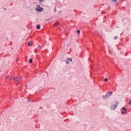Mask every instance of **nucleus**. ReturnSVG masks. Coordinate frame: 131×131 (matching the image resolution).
I'll return each mask as SVG.
<instances>
[{"instance_id":"10","label":"nucleus","mask_w":131,"mask_h":131,"mask_svg":"<svg viewBox=\"0 0 131 131\" xmlns=\"http://www.w3.org/2000/svg\"><path fill=\"white\" fill-rule=\"evenodd\" d=\"M122 110H123V111H125V112H126V109L124 107H123L122 108Z\"/></svg>"},{"instance_id":"21","label":"nucleus","mask_w":131,"mask_h":131,"mask_svg":"<svg viewBox=\"0 0 131 131\" xmlns=\"http://www.w3.org/2000/svg\"><path fill=\"white\" fill-rule=\"evenodd\" d=\"M129 105H131V99L129 100V102L128 103Z\"/></svg>"},{"instance_id":"2","label":"nucleus","mask_w":131,"mask_h":131,"mask_svg":"<svg viewBox=\"0 0 131 131\" xmlns=\"http://www.w3.org/2000/svg\"><path fill=\"white\" fill-rule=\"evenodd\" d=\"M118 105V102H117L115 104L112 105L111 106V110H115L116 109V107Z\"/></svg>"},{"instance_id":"15","label":"nucleus","mask_w":131,"mask_h":131,"mask_svg":"<svg viewBox=\"0 0 131 131\" xmlns=\"http://www.w3.org/2000/svg\"><path fill=\"white\" fill-rule=\"evenodd\" d=\"M77 33H78V34H79L80 33V30H77Z\"/></svg>"},{"instance_id":"17","label":"nucleus","mask_w":131,"mask_h":131,"mask_svg":"<svg viewBox=\"0 0 131 131\" xmlns=\"http://www.w3.org/2000/svg\"><path fill=\"white\" fill-rule=\"evenodd\" d=\"M104 81H108V78H105L104 79Z\"/></svg>"},{"instance_id":"6","label":"nucleus","mask_w":131,"mask_h":131,"mask_svg":"<svg viewBox=\"0 0 131 131\" xmlns=\"http://www.w3.org/2000/svg\"><path fill=\"white\" fill-rule=\"evenodd\" d=\"M59 24L60 23L59 21H57L54 24V26H58V25H59Z\"/></svg>"},{"instance_id":"11","label":"nucleus","mask_w":131,"mask_h":131,"mask_svg":"<svg viewBox=\"0 0 131 131\" xmlns=\"http://www.w3.org/2000/svg\"><path fill=\"white\" fill-rule=\"evenodd\" d=\"M39 1V4H40V3H45V0H38Z\"/></svg>"},{"instance_id":"18","label":"nucleus","mask_w":131,"mask_h":131,"mask_svg":"<svg viewBox=\"0 0 131 131\" xmlns=\"http://www.w3.org/2000/svg\"><path fill=\"white\" fill-rule=\"evenodd\" d=\"M113 3H116L117 2V0H112Z\"/></svg>"},{"instance_id":"16","label":"nucleus","mask_w":131,"mask_h":131,"mask_svg":"<svg viewBox=\"0 0 131 131\" xmlns=\"http://www.w3.org/2000/svg\"><path fill=\"white\" fill-rule=\"evenodd\" d=\"M32 61H33L32 59H29L30 63H32Z\"/></svg>"},{"instance_id":"23","label":"nucleus","mask_w":131,"mask_h":131,"mask_svg":"<svg viewBox=\"0 0 131 131\" xmlns=\"http://www.w3.org/2000/svg\"><path fill=\"white\" fill-rule=\"evenodd\" d=\"M60 31H62V29H60Z\"/></svg>"},{"instance_id":"7","label":"nucleus","mask_w":131,"mask_h":131,"mask_svg":"<svg viewBox=\"0 0 131 131\" xmlns=\"http://www.w3.org/2000/svg\"><path fill=\"white\" fill-rule=\"evenodd\" d=\"M31 45H32V41H29L28 43V45L29 46V47H31Z\"/></svg>"},{"instance_id":"22","label":"nucleus","mask_w":131,"mask_h":131,"mask_svg":"<svg viewBox=\"0 0 131 131\" xmlns=\"http://www.w3.org/2000/svg\"><path fill=\"white\" fill-rule=\"evenodd\" d=\"M66 63H67V64H69L70 62H69V61H67Z\"/></svg>"},{"instance_id":"13","label":"nucleus","mask_w":131,"mask_h":131,"mask_svg":"<svg viewBox=\"0 0 131 131\" xmlns=\"http://www.w3.org/2000/svg\"><path fill=\"white\" fill-rule=\"evenodd\" d=\"M121 114L123 115V114H125V113H126V112H123V111H121Z\"/></svg>"},{"instance_id":"20","label":"nucleus","mask_w":131,"mask_h":131,"mask_svg":"<svg viewBox=\"0 0 131 131\" xmlns=\"http://www.w3.org/2000/svg\"><path fill=\"white\" fill-rule=\"evenodd\" d=\"M68 60H69L70 61V62H72V59L68 58Z\"/></svg>"},{"instance_id":"9","label":"nucleus","mask_w":131,"mask_h":131,"mask_svg":"<svg viewBox=\"0 0 131 131\" xmlns=\"http://www.w3.org/2000/svg\"><path fill=\"white\" fill-rule=\"evenodd\" d=\"M6 78L7 79H11V76H7L6 77Z\"/></svg>"},{"instance_id":"12","label":"nucleus","mask_w":131,"mask_h":131,"mask_svg":"<svg viewBox=\"0 0 131 131\" xmlns=\"http://www.w3.org/2000/svg\"><path fill=\"white\" fill-rule=\"evenodd\" d=\"M54 10V13H56V12H57V8H56V6H55Z\"/></svg>"},{"instance_id":"19","label":"nucleus","mask_w":131,"mask_h":131,"mask_svg":"<svg viewBox=\"0 0 131 131\" xmlns=\"http://www.w3.org/2000/svg\"><path fill=\"white\" fill-rule=\"evenodd\" d=\"M38 49H39V50H41V47H40V45L38 46Z\"/></svg>"},{"instance_id":"14","label":"nucleus","mask_w":131,"mask_h":131,"mask_svg":"<svg viewBox=\"0 0 131 131\" xmlns=\"http://www.w3.org/2000/svg\"><path fill=\"white\" fill-rule=\"evenodd\" d=\"M118 38V36H116L114 37V39H117Z\"/></svg>"},{"instance_id":"5","label":"nucleus","mask_w":131,"mask_h":131,"mask_svg":"<svg viewBox=\"0 0 131 131\" xmlns=\"http://www.w3.org/2000/svg\"><path fill=\"white\" fill-rule=\"evenodd\" d=\"M102 99L103 100H106V99H108V97H106V95H104L102 96Z\"/></svg>"},{"instance_id":"24","label":"nucleus","mask_w":131,"mask_h":131,"mask_svg":"<svg viewBox=\"0 0 131 131\" xmlns=\"http://www.w3.org/2000/svg\"><path fill=\"white\" fill-rule=\"evenodd\" d=\"M59 13H61V11H59Z\"/></svg>"},{"instance_id":"8","label":"nucleus","mask_w":131,"mask_h":131,"mask_svg":"<svg viewBox=\"0 0 131 131\" xmlns=\"http://www.w3.org/2000/svg\"><path fill=\"white\" fill-rule=\"evenodd\" d=\"M37 29H40V25H38L36 26Z\"/></svg>"},{"instance_id":"3","label":"nucleus","mask_w":131,"mask_h":131,"mask_svg":"<svg viewBox=\"0 0 131 131\" xmlns=\"http://www.w3.org/2000/svg\"><path fill=\"white\" fill-rule=\"evenodd\" d=\"M14 80L16 82H20L21 81V77L19 76H16L14 78Z\"/></svg>"},{"instance_id":"4","label":"nucleus","mask_w":131,"mask_h":131,"mask_svg":"<svg viewBox=\"0 0 131 131\" xmlns=\"http://www.w3.org/2000/svg\"><path fill=\"white\" fill-rule=\"evenodd\" d=\"M112 94H113V92H108L105 95H106V97L108 98H110L112 96Z\"/></svg>"},{"instance_id":"1","label":"nucleus","mask_w":131,"mask_h":131,"mask_svg":"<svg viewBox=\"0 0 131 131\" xmlns=\"http://www.w3.org/2000/svg\"><path fill=\"white\" fill-rule=\"evenodd\" d=\"M36 11H37V12H42V11H43V8L40 7V5H37Z\"/></svg>"}]
</instances>
